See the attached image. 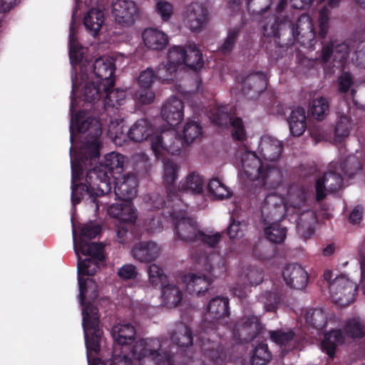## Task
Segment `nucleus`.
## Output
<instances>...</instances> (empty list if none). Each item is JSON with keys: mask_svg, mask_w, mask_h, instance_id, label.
Instances as JSON below:
<instances>
[{"mask_svg": "<svg viewBox=\"0 0 365 365\" xmlns=\"http://www.w3.org/2000/svg\"><path fill=\"white\" fill-rule=\"evenodd\" d=\"M247 230V225L244 221L233 220L228 227L227 232L230 238L239 239L242 237Z\"/></svg>", "mask_w": 365, "mask_h": 365, "instance_id": "nucleus-55", "label": "nucleus"}, {"mask_svg": "<svg viewBox=\"0 0 365 365\" xmlns=\"http://www.w3.org/2000/svg\"><path fill=\"white\" fill-rule=\"evenodd\" d=\"M172 340L180 346H188L192 343L191 331L186 326L180 324L173 334Z\"/></svg>", "mask_w": 365, "mask_h": 365, "instance_id": "nucleus-48", "label": "nucleus"}, {"mask_svg": "<svg viewBox=\"0 0 365 365\" xmlns=\"http://www.w3.org/2000/svg\"><path fill=\"white\" fill-rule=\"evenodd\" d=\"M241 178L263 183H273L274 178H280L279 172L274 168H264L261 159L251 151H246L241 155Z\"/></svg>", "mask_w": 365, "mask_h": 365, "instance_id": "nucleus-5", "label": "nucleus"}, {"mask_svg": "<svg viewBox=\"0 0 365 365\" xmlns=\"http://www.w3.org/2000/svg\"><path fill=\"white\" fill-rule=\"evenodd\" d=\"M157 77L163 83H171L177 79V68L169 63H162L157 71Z\"/></svg>", "mask_w": 365, "mask_h": 365, "instance_id": "nucleus-52", "label": "nucleus"}, {"mask_svg": "<svg viewBox=\"0 0 365 365\" xmlns=\"http://www.w3.org/2000/svg\"><path fill=\"white\" fill-rule=\"evenodd\" d=\"M262 218L264 224L279 222L289 208L285 203V198L281 195V188L276 192L267 195L260 205Z\"/></svg>", "mask_w": 365, "mask_h": 365, "instance_id": "nucleus-8", "label": "nucleus"}, {"mask_svg": "<svg viewBox=\"0 0 365 365\" xmlns=\"http://www.w3.org/2000/svg\"><path fill=\"white\" fill-rule=\"evenodd\" d=\"M334 277V273L327 270L324 273V278L329 282V294L332 302L341 307H345L352 303L356 298L357 285L355 282L341 275Z\"/></svg>", "mask_w": 365, "mask_h": 365, "instance_id": "nucleus-6", "label": "nucleus"}, {"mask_svg": "<svg viewBox=\"0 0 365 365\" xmlns=\"http://www.w3.org/2000/svg\"><path fill=\"white\" fill-rule=\"evenodd\" d=\"M169 357L168 340L160 338L139 339L129 348V351H121V354L115 351L110 365H139L153 361L161 365Z\"/></svg>", "mask_w": 365, "mask_h": 365, "instance_id": "nucleus-2", "label": "nucleus"}, {"mask_svg": "<svg viewBox=\"0 0 365 365\" xmlns=\"http://www.w3.org/2000/svg\"><path fill=\"white\" fill-rule=\"evenodd\" d=\"M92 317H89L88 309L83 312V328L84 331L88 359L92 352L97 353L100 349V341L103 334L98 325V314L95 309H91Z\"/></svg>", "mask_w": 365, "mask_h": 365, "instance_id": "nucleus-9", "label": "nucleus"}, {"mask_svg": "<svg viewBox=\"0 0 365 365\" xmlns=\"http://www.w3.org/2000/svg\"><path fill=\"white\" fill-rule=\"evenodd\" d=\"M100 260L91 257L80 261L79 256L78 263V277H82L83 278H86L93 276L97 272L98 268V262Z\"/></svg>", "mask_w": 365, "mask_h": 365, "instance_id": "nucleus-45", "label": "nucleus"}, {"mask_svg": "<svg viewBox=\"0 0 365 365\" xmlns=\"http://www.w3.org/2000/svg\"><path fill=\"white\" fill-rule=\"evenodd\" d=\"M184 104L177 98H169L163 106V118L171 126L178 125L183 118Z\"/></svg>", "mask_w": 365, "mask_h": 365, "instance_id": "nucleus-20", "label": "nucleus"}, {"mask_svg": "<svg viewBox=\"0 0 365 365\" xmlns=\"http://www.w3.org/2000/svg\"><path fill=\"white\" fill-rule=\"evenodd\" d=\"M73 247L75 252L78 257H79L80 253H81L85 256H88L98 260L103 259V247L101 244L96 242L89 243L88 241L84 242L83 239H82L81 241H78V239L73 233Z\"/></svg>", "mask_w": 365, "mask_h": 365, "instance_id": "nucleus-27", "label": "nucleus"}, {"mask_svg": "<svg viewBox=\"0 0 365 365\" xmlns=\"http://www.w3.org/2000/svg\"><path fill=\"white\" fill-rule=\"evenodd\" d=\"M287 31L303 44H311L315 37L312 19L307 14L299 16L294 24L287 19Z\"/></svg>", "mask_w": 365, "mask_h": 365, "instance_id": "nucleus-13", "label": "nucleus"}, {"mask_svg": "<svg viewBox=\"0 0 365 365\" xmlns=\"http://www.w3.org/2000/svg\"><path fill=\"white\" fill-rule=\"evenodd\" d=\"M263 330V326L257 317L245 316L239 320L235 327V331L245 341H250L256 337Z\"/></svg>", "mask_w": 365, "mask_h": 365, "instance_id": "nucleus-19", "label": "nucleus"}, {"mask_svg": "<svg viewBox=\"0 0 365 365\" xmlns=\"http://www.w3.org/2000/svg\"><path fill=\"white\" fill-rule=\"evenodd\" d=\"M282 143L277 139L264 135L260 138L258 153L268 161H274L279 158L282 152Z\"/></svg>", "mask_w": 365, "mask_h": 365, "instance_id": "nucleus-24", "label": "nucleus"}, {"mask_svg": "<svg viewBox=\"0 0 365 365\" xmlns=\"http://www.w3.org/2000/svg\"><path fill=\"white\" fill-rule=\"evenodd\" d=\"M262 280L263 274L260 269L250 264H243L237 270L233 293L239 298H244L250 292V286L257 285Z\"/></svg>", "mask_w": 365, "mask_h": 365, "instance_id": "nucleus-10", "label": "nucleus"}, {"mask_svg": "<svg viewBox=\"0 0 365 365\" xmlns=\"http://www.w3.org/2000/svg\"><path fill=\"white\" fill-rule=\"evenodd\" d=\"M179 189L191 194L202 193L204 189V180L199 174L192 173L180 181Z\"/></svg>", "mask_w": 365, "mask_h": 365, "instance_id": "nucleus-32", "label": "nucleus"}, {"mask_svg": "<svg viewBox=\"0 0 365 365\" xmlns=\"http://www.w3.org/2000/svg\"><path fill=\"white\" fill-rule=\"evenodd\" d=\"M138 269L132 264H125L119 268L118 275L123 279H134L138 276Z\"/></svg>", "mask_w": 365, "mask_h": 365, "instance_id": "nucleus-61", "label": "nucleus"}, {"mask_svg": "<svg viewBox=\"0 0 365 365\" xmlns=\"http://www.w3.org/2000/svg\"><path fill=\"white\" fill-rule=\"evenodd\" d=\"M309 111L314 118L317 120L324 119L329 111V101L322 96L314 98L310 103Z\"/></svg>", "mask_w": 365, "mask_h": 365, "instance_id": "nucleus-41", "label": "nucleus"}, {"mask_svg": "<svg viewBox=\"0 0 365 365\" xmlns=\"http://www.w3.org/2000/svg\"><path fill=\"white\" fill-rule=\"evenodd\" d=\"M185 54V48L180 46H173L169 50L168 55V61L167 63L175 66L177 68L178 66L184 64Z\"/></svg>", "mask_w": 365, "mask_h": 365, "instance_id": "nucleus-53", "label": "nucleus"}, {"mask_svg": "<svg viewBox=\"0 0 365 365\" xmlns=\"http://www.w3.org/2000/svg\"><path fill=\"white\" fill-rule=\"evenodd\" d=\"M108 213L120 220V224L132 225L137 219V212L130 201L112 205L108 208Z\"/></svg>", "mask_w": 365, "mask_h": 365, "instance_id": "nucleus-22", "label": "nucleus"}, {"mask_svg": "<svg viewBox=\"0 0 365 365\" xmlns=\"http://www.w3.org/2000/svg\"><path fill=\"white\" fill-rule=\"evenodd\" d=\"M178 166L172 162H167L165 164L163 180L168 194L170 197H172L170 195L173 192V184L178 178Z\"/></svg>", "mask_w": 365, "mask_h": 365, "instance_id": "nucleus-47", "label": "nucleus"}, {"mask_svg": "<svg viewBox=\"0 0 365 365\" xmlns=\"http://www.w3.org/2000/svg\"><path fill=\"white\" fill-rule=\"evenodd\" d=\"M115 180V195L123 201H130L136 195L137 178L133 174L114 177Z\"/></svg>", "mask_w": 365, "mask_h": 365, "instance_id": "nucleus-17", "label": "nucleus"}, {"mask_svg": "<svg viewBox=\"0 0 365 365\" xmlns=\"http://www.w3.org/2000/svg\"><path fill=\"white\" fill-rule=\"evenodd\" d=\"M237 35L238 32L236 30L229 31L227 38L220 48V51L223 53H230L234 48Z\"/></svg>", "mask_w": 365, "mask_h": 365, "instance_id": "nucleus-64", "label": "nucleus"}, {"mask_svg": "<svg viewBox=\"0 0 365 365\" xmlns=\"http://www.w3.org/2000/svg\"><path fill=\"white\" fill-rule=\"evenodd\" d=\"M229 300L227 297H217L212 299L207 308V321H217L229 315Z\"/></svg>", "mask_w": 365, "mask_h": 365, "instance_id": "nucleus-26", "label": "nucleus"}, {"mask_svg": "<svg viewBox=\"0 0 365 365\" xmlns=\"http://www.w3.org/2000/svg\"><path fill=\"white\" fill-rule=\"evenodd\" d=\"M210 13L208 9L202 3L190 4L185 12L183 21L192 31H200L208 23Z\"/></svg>", "mask_w": 365, "mask_h": 365, "instance_id": "nucleus-14", "label": "nucleus"}, {"mask_svg": "<svg viewBox=\"0 0 365 365\" xmlns=\"http://www.w3.org/2000/svg\"><path fill=\"white\" fill-rule=\"evenodd\" d=\"M287 31V19L279 22L275 16L265 19L262 26V34L268 38L277 37L282 33Z\"/></svg>", "mask_w": 365, "mask_h": 365, "instance_id": "nucleus-34", "label": "nucleus"}, {"mask_svg": "<svg viewBox=\"0 0 365 365\" xmlns=\"http://www.w3.org/2000/svg\"><path fill=\"white\" fill-rule=\"evenodd\" d=\"M305 110L297 108L291 113L289 123L291 133L294 136H299L304 133L307 128Z\"/></svg>", "mask_w": 365, "mask_h": 365, "instance_id": "nucleus-33", "label": "nucleus"}, {"mask_svg": "<svg viewBox=\"0 0 365 365\" xmlns=\"http://www.w3.org/2000/svg\"><path fill=\"white\" fill-rule=\"evenodd\" d=\"M80 68H86L88 76H92L96 83H102L105 91L114 86L115 63L112 57H101L92 64L81 65Z\"/></svg>", "mask_w": 365, "mask_h": 365, "instance_id": "nucleus-7", "label": "nucleus"}, {"mask_svg": "<svg viewBox=\"0 0 365 365\" xmlns=\"http://www.w3.org/2000/svg\"><path fill=\"white\" fill-rule=\"evenodd\" d=\"M84 112L78 113L71 120V128L76 126L80 132L91 130L94 132V136L91 141L85 144L79 150L76 157L75 162L71 158L72 169V201L74 205L81 201L78 196L79 191L83 190L89 195H102L110 191V177H115V174H120L126 163V158L123 155L112 152L105 156L104 161L94 169L89 170L86 175V185L81 184L76 185L74 182L80 179L82 166L81 161L84 159H96L99 156V141L98 137L101 133V126L98 121L95 118H87L84 119Z\"/></svg>", "mask_w": 365, "mask_h": 365, "instance_id": "nucleus-1", "label": "nucleus"}, {"mask_svg": "<svg viewBox=\"0 0 365 365\" xmlns=\"http://www.w3.org/2000/svg\"><path fill=\"white\" fill-rule=\"evenodd\" d=\"M362 169V163L355 155H349L337 165L336 163H331L328 171L322 178L318 179L316 183V192L318 200H322L327 193L336 192L341 188L342 178L339 172L347 173L349 175Z\"/></svg>", "mask_w": 365, "mask_h": 365, "instance_id": "nucleus-4", "label": "nucleus"}, {"mask_svg": "<svg viewBox=\"0 0 365 365\" xmlns=\"http://www.w3.org/2000/svg\"><path fill=\"white\" fill-rule=\"evenodd\" d=\"M184 64L192 68H197L202 65V54L195 46H189L185 48Z\"/></svg>", "mask_w": 365, "mask_h": 365, "instance_id": "nucleus-49", "label": "nucleus"}, {"mask_svg": "<svg viewBox=\"0 0 365 365\" xmlns=\"http://www.w3.org/2000/svg\"><path fill=\"white\" fill-rule=\"evenodd\" d=\"M208 191L215 199L222 200L232 195L231 190L219 179H212L209 182Z\"/></svg>", "mask_w": 365, "mask_h": 365, "instance_id": "nucleus-44", "label": "nucleus"}, {"mask_svg": "<svg viewBox=\"0 0 365 365\" xmlns=\"http://www.w3.org/2000/svg\"><path fill=\"white\" fill-rule=\"evenodd\" d=\"M264 235L271 242L279 244L284 242L287 236V230L279 222L264 224Z\"/></svg>", "mask_w": 365, "mask_h": 365, "instance_id": "nucleus-39", "label": "nucleus"}, {"mask_svg": "<svg viewBox=\"0 0 365 365\" xmlns=\"http://www.w3.org/2000/svg\"><path fill=\"white\" fill-rule=\"evenodd\" d=\"M130 252L134 259L148 263L155 261L160 256L162 247L154 242H143L135 244Z\"/></svg>", "mask_w": 365, "mask_h": 365, "instance_id": "nucleus-18", "label": "nucleus"}, {"mask_svg": "<svg viewBox=\"0 0 365 365\" xmlns=\"http://www.w3.org/2000/svg\"><path fill=\"white\" fill-rule=\"evenodd\" d=\"M110 89L108 88L107 91L103 90L105 104L113 107L123 104L126 98L125 91L121 89L110 91Z\"/></svg>", "mask_w": 365, "mask_h": 365, "instance_id": "nucleus-51", "label": "nucleus"}, {"mask_svg": "<svg viewBox=\"0 0 365 365\" xmlns=\"http://www.w3.org/2000/svg\"><path fill=\"white\" fill-rule=\"evenodd\" d=\"M162 296L164 305L168 308L178 306L182 298V294L180 288L172 283L163 287Z\"/></svg>", "mask_w": 365, "mask_h": 365, "instance_id": "nucleus-36", "label": "nucleus"}, {"mask_svg": "<svg viewBox=\"0 0 365 365\" xmlns=\"http://www.w3.org/2000/svg\"><path fill=\"white\" fill-rule=\"evenodd\" d=\"M353 123L347 115H341L334 129V140L341 142L345 138L348 137L351 129L353 128Z\"/></svg>", "mask_w": 365, "mask_h": 365, "instance_id": "nucleus-43", "label": "nucleus"}, {"mask_svg": "<svg viewBox=\"0 0 365 365\" xmlns=\"http://www.w3.org/2000/svg\"><path fill=\"white\" fill-rule=\"evenodd\" d=\"M307 324L317 329L323 328L327 321V313L322 308H309L304 312Z\"/></svg>", "mask_w": 365, "mask_h": 365, "instance_id": "nucleus-35", "label": "nucleus"}, {"mask_svg": "<svg viewBox=\"0 0 365 365\" xmlns=\"http://www.w3.org/2000/svg\"><path fill=\"white\" fill-rule=\"evenodd\" d=\"M112 335L115 343L123 346V351H128L134 344L132 342L135 336V329L130 324H118L113 327Z\"/></svg>", "mask_w": 365, "mask_h": 365, "instance_id": "nucleus-25", "label": "nucleus"}, {"mask_svg": "<svg viewBox=\"0 0 365 365\" xmlns=\"http://www.w3.org/2000/svg\"><path fill=\"white\" fill-rule=\"evenodd\" d=\"M104 23V14L99 9H91L83 19L86 29L91 35L96 36Z\"/></svg>", "mask_w": 365, "mask_h": 365, "instance_id": "nucleus-29", "label": "nucleus"}, {"mask_svg": "<svg viewBox=\"0 0 365 365\" xmlns=\"http://www.w3.org/2000/svg\"><path fill=\"white\" fill-rule=\"evenodd\" d=\"M316 217L313 212L307 211L303 212L299 217L297 226L299 230L307 228L310 229L311 226L315 222Z\"/></svg>", "mask_w": 365, "mask_h": 365, "instance_id": "nucleus-63", "label": "nucleus"}, {"mask_svg": "<svg viewBox=\"0 0 365 365\" xmlns=\"http://www.w3.org/2000/svg\"><path fill=\"white\" fill-rule=\"evenodd\" d=\"M259 299L260 302L264 304V307L266 311L270 312L275 309L277 302V298L274 294L270 292H266L265 293L260 295Z\"/></svg>", "mask_w": 365, "mask_h": 365, "instance_id": "nucleus-62", "label": "nucleus"}, {"mask_svg": "<svg viewBox=\"0 0 365 365\" xmlns=\"http://www.w3.org/2000/svg\"><path fill=\"white\" fill-rule=\"evenodd\" d=\"M319 34L324 37L329 28V11L326 7L322 8L319 11Z\"/></svg>", "mask_w": 365, "mask_h": 365, "instance_id": "nucleus-60", "label": "nucleus"}, {"mask_svg": "<svg viewBox=\"0 0 365 365\" xmlns=\"http://www.w3.org/2000/svg\"><path fill=\"white\" fill-rule=\"evenodd\" d=\"M269 337L280 347H292L297 341L295 331L292 329H282L269 331Z\"/></svg>", "mask_w": 365, "mask_h": 365, "instance_id": "nucleus-31", "label": "nucleus"}, {"mask_svg": "<svg viewBox=\"0 0 365 365\" xmlns=\"http://www.w3.org/2000/svg\"><path fill=\"white\" fill-rule=\"evenodd\" d=\"M305 202V195L303 189L298 185H291L287 190V204L289 210L292 208H299Z\"/></svg>", "mask_w": 365, "mask_h": 365, "instance_id": "nucleus-37", "label": "nucleus"}, {"mask_svg": "<svg viewBox=\"0 0 365 365\" xmlns=\"http://www.w3.org/2000/svg\"><path fill=\"white\" fill-rule=\"evenodd\" d=\"M155 11L163 21H167L173 14V6L167 1L160 0L156 3Z\"/></svg>", "mask_w": 365, "mask_h": 365, "instance_id": "nucleus-58", "label": "nucleus"}, {"mask_svg": "<svg viewBox=\"0 0 365 365\" xmlns=\"http://www.w3.org/2000/svg\"><path fill=\"white\" fill-rule=\"evenodd\" d=\"M175 222V235L178 240L184 242H197L201 235V230L193 219L178 216L173 213Z\"/></svg>", "mask_w": 365, "mask_h": 365, "instance_id": "nucleus-15", "label": "nucleus"}, {"mask_svg": "<svg viewBox=\"0 0 365 365\" xmlns=\"http://www.w3.org/2000/svg\"><path fill=\"white\" fill-rule=\"evenodd\" d=\"M69 43H70V59L71 63H81L83 60L84 54V48L78 45L76 38L75 24L72 21L70 26L69 33Z\"/></svg>", "mask_w": 365, "mask_h": 365, "instance_id": "nucleus-42", "label": "nucleus"}, {"mask_svg": "<svg viewBox=\"0 0 365 365\" xmlns=\"http://www.w3.org/2000/svg\"><path fill=\"white\" fill-rule=\"evenodd\" d=\"M145 46L151 50H162L168 43L167 35L156 29H147L142 35Z\"/></svg>", "mask_w": 365, "mask_h": 365, "instance_id": "nucleus-28", "label": "nucleus"}, {"mask_svg": "<svg viewBox=\"0 0 365 365\" xmlns=\"http://www.w3.org/2000/svg\"><path fill=\"white\" fill-rule=\"evenodd\" d=\"M212 121L220 125H226L230 122L232 130V135L240 140H244L245 130L242 120L239 118H231L228 113V107L222 106L215 109L212 116Z\"/></svg>", "mask_w": 365, "mask_h": 365, "instance_id": "nucleus-16", "label": "nucleus"}, {"mask_svg": "<svg viewBox=\"0 0 365 365\" xmlns=\"http://www.w3.org/2000/svg\"><path fill=\"white\" fill-rule=\"evenodd\" d=\"M139 7L133 0H115L112 14L116 23L123 27L131 26L139 14Z\"/></svg>", "mask_w": 365, "mask_h": 365, "instance_id": "nucleus-12", "label": "nucleus"}, {"mask_svg": "<svg viewBox=\"0 0 365 365\" xmlns=\"http://www.w3.org/2000/svg\"><path fill=\"white\" fill-rule=\"evenodd\" d=\"M148 278L153 286L163 285L166 277L163 270L157 264H153L148 268Z\"/></svg>", "mask_w": 365, "mask_h": 365, "instance_id": "nucleus-54", "label": "nucleus"}, {"mask_svg": "<svg viewBox=\"0 0 365 365\" xmlns=\"http://www.w3.org/2000/svg\"><path fill=\"white\" fill-rule=\"evenodd\" d=\"M73 91L79 85V93L87 102H95L104 96L103 86L96 83L92 76H88L86 69L80 68L78 76L72 80Z\"/></svg>", "mask_w": 365, "mask_h": 365, "instance_id": "nucleus-11", "label": "nucleus"}, {"mask_svg": "<svg viewBox=\"0 0 365 365\" xmlns=\"http://www.w3.org/2000/svg\"><path fill=\"white\" fill-rule=\"evenodd\" d=\"M100 232L101 227L99 225L93 223L86 224L81 228L78 241H81L83 239L84 242H87V240L96 237Z\"/></svg>", "mask_w": 365, "mask_h": 365, "instance_id": "nucleus-57", "label": "nucleus"}, {"mask_svg": "<svg viewBox=\"0 0 365 365\" xmlns=\"http://www.w3.org/2000/svg\"><path fill=\"white\" fill-rule=\"evenodd\" d=\"M182 281L188 292L197 295L207 290L209 286V282L206 278L193 274L185 275Z\"/></svg>", "mask_w": 365, "mask_h": 365, "instance_id": "nucleus-30", "label": "nucleus"}, {"mask_svg": "<svg viewBox=\"0 0 365 365\" xmlns=\"http://www.w3.org/2000/svg\"><path fill=\"white\" fill-rule=\"evenodd\" d=\"M344 342V336L339 330H332L324 335L322 348L329 356L334 354L336 346Z\"/></svg>", "mask_w": 365, "mask_h": 365, "instance_id": "nucleus-38", "label": "nucleus"}, {"mask_svg": "<svg viewBox=\"0 0 365 365\" xmlns=\"http://www.w3.org/2000/svg\"><path fill=\"white\" fill-rule=\"evenodd\" d=\"M155 98V93L150 88H141L135 94V100L141 104L152 103Z\"/></svg>", "mask_w": 365, "mask_h": 365, "instance_id": "nucleus-59", "label": "nucleus"}, {"mask_svg": "<svg viewBox=\"0 0 365 365\" xmlns=\"http://www.w3.org/2000/svg\"><path fill=\"white\" fill-rule=\"evenodd\" d=\"M344 332L349 337H363L365 336V324L359 318L351 319L344 327Z\"/></svg>", "mask_w": 365, "mask_h": 365, "instance_id": "nucleus-46", "label": "nucleus"}, {"mask_svg": "<svg viewBox=\"0 0 365 365\" xmlns=\"http://www.w3.org/2000/svg\"><path fill=\"white\" fill-rule=\"evenodd\" d=\"M128 136L135 142H142L150 137L151 149L157 158L166 153H178L183 147L173 130L153 133L152 125L145 119L136 120L128 130Z\"/></svg>", "mask_w": 365, "mask_h": 365, "instance_id": "nucleus-3", "label": "nucleus"}, {"mask_svg": "<svg viewBox=\"0 0 365 365\" xmlns=\"http://www.w3.org/2000/svg\"><path fill=\"white\" fill-rule=\"evenodd\" d=\"M175 133H176L175 132ZM182 134L184 140H182L177 135V134H175L176 138L180 139L183 143V147L178 153H180L184 148L185 145L192 143L200 137L202 134V128L196 122L192 120H187L184 125Z\"/></svg>", "mask_w": 365, "mask_h": 365, "instance_id": "nucleus-40", "label": "nucleus"}, {"mask_svg": "<svg viewBox=\"0 0 365 365\" xmlns=\"http://www.w3.org/2000/svg\"><path fill=\"white\" fill-rule=\"evenodd\" d=\"M78 284L80 291V299L83 307L82 312L86 308L88 309L89 317H92L91 309H95L98 313L97 309L87 304V300H93L98 296L97 286L93 279L90 277L83 278L82 277H78Z\"/></svg>", "mask_w": 365, "mask_h": 365, "instance_id": "nucleus-23", "label": "nucleus"}, {"mask_svg": "<svg viewBox=\"0 0 365 365\" xmlns=\"http://www.w3.org/2000/svg\"><path fill=\"white\" fill-rule=\"evenodd\" d=\"M283 277L288 286L297 289L304 288L308 279L306 270L297 264L287 265L283 271Z\"/></svg>", "mask_w": 365, "mask_h": 365, "instance_id": "nucleus-21", "label": "nucleus"}, {"mask_svg": "<svg viewBox=\"0 0 365 365\" xmlns=\"http://www.w3.org/2000/svg\"><path fill=\"white\" fill-rule=\"evenodd\" d=\"M157 78V74L154 73L153 70L148 68L140 73L138 83L141 88H150Z\"/></svg>", "mask_w": 365, "mask_h": 365, "instance_id": "nucleus-56", "label": "nucleus"}, {"mask_svg": "<svg viewBox=\"0 0 365 365\" xmlns=\"http://www.w3.org/2000/svg\"><path fill=\"white\" fill-rule=\"evenodd\" d=\"M272 355L265 344H259L254 349L251 362L252 365H265L270 359Z\"/></svg>", "mask_w": 365, "mask_h": 365, "instance_id": "nucleus-50", "label": "nucleus"}]
</instances>
